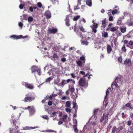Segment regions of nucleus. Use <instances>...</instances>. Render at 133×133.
<instances>
[{"label": "nucleus", "instance_id": "nucleus-63", "mask_svg": "<svg viewBox=\"0 0 133 133\" xmlns=\"http://www.w3.org/2000/svg\"><path fill=\"white\" fill-rule=\"evenodd\" d=\"M130 117L133 121V113H131V114H130Z\"/></svg>", "mask_w": 133, "mask_h": 133}, {"label": "nucleus", "instance_id": "nucleus-45", "mask_svg": "<svg viewBox=\"0 0 133 133\" xmlns=\"http://www.w3.org/2000/svg\"><path fill=\"white\" fill-rule=\"evenodd\" d=\"M65 21H69V16L67 15L66 16V18L65 19Z\"/></svg>", "mask_w": 133, "mask_h": 133}, {"label": "nucleus", "instance_id": "nucleus-56", "mask_svg": "<svg viewBox=\"0 0 133 133\" xmlns=\"http://www.w3.org/2000/svg\"><path fill=\"white\" fill-rule=\"evenodd\" d=\"M53 58H58V56H57V54L55 53L53 55Z\"/></svg>", "mask_w": 133, "mask_h": 133}, {"label": "nucleus", "instance_id": "nucleus-43", "mask_svg": "<svg viewBox=\"0 0 133 133\" xmlns=\"http://www.w3.org/2000/svg\"><path fill=\"white\" fill-rule=\"evenodd\" d=\"M132 121L131 120H130L128 121L127 125L129 126L131 125L132 124Z\"/></svg>", "mask_w": 133, "mask_h": 133}, {"label": "nucleus", "instance_id": "nucleus-15", "mask_svg": "<svg viewBox=\"0 0 133 133\" xmlns=\"http://www.w3.org/2000/svg\"><path fill=\"white\" fill-rule=\"evenodd\" d=\"M13 123L14 125L15 126V128L16 129H17L18 128V126L19 125V122L17 123V121L16 120H13Z\"/></svg>", "mask_w": 133, "mask_h": 133}, {"label": "nucleus", "instance_id": "nucleus-44", "mask_svg": "<svg viewBox=\"0 0 133 133\" xmlns=\"http://www.w3.org/2000/svg\"><path fill=\"white\" fill-rule=\"evenodd\" d=\"M82 43L83 44H85V45H87L88 44V42L87 41H83L82 42Z\"/></svg>", "mask_w": 133, "mask_h": 133}, {"label": "nucleus", "instance_id": "nucleus-37", "mask_svg": "<svg viewBox=\"0 0 133 133\" xmlns=\"http://www.w3.org/2000/svg\"><path fill=\"white\" fill-rule=\"evenodd\" d=\"M33 19L32 17H29L28 19V21L29 22H31L32 21H33Z\"/></svg>", "mask_w": 133, "mask_h": 133}, {"label": "nucleus", "instance_id": "nucleus-59", "mask_svg": "<svg viewBox=\"0 0 133 133\" xmlns=\"http://www.w3.org/2000/svg\"><path fill=\"white\" fill-rule=\"evenodd\" d=\"M75 90V89L74 88V87H72L70 89V91L72 93L74 92Z\"/></svg>", "mask_w": 133, "mask_h": 133}, {"label": "nucleus", "instance_id": "nucleus-26", "mask_svg": "<svg viewBox=\"0 0 133 133\" xmlns=\"http://www.w3.org/2000/svg\"><path fill=\"white\" fill-rule=\"evenodd\" d=\"M119 29L121 30V31L122 33H124L126 32V28H121L120 27Z\"/></svg>", "mask_w": 133, "mask_h": 133}, {"label": "nucleus", "instance_id": "nucleus-29", "mask_svg": "<svg viewBox=\"0 0 133 133\" xmlns=\"http://www.w3.org/2000/svg\"><path fill=\"white\" fill-rule=\"evenodd\" d=\"M102 36L104 38L108 37V33L105 32L103 33H102Z\"/></svg>", "mask_w": 133, "mask_h": 133}, {"label": "nucleus", "instance_id": "nucleus-18", "mask_svg": "<svg viewBox=\"0 0 133 133\" xmlns=\"http://www.w3.org/2000/svg\"><path fill=\"white\" fill-rule=\"evenodd\" d=\"M37 127H26L23 128V129L25 130H30L31 129H34L37 128Z\"/></svg>", "mask_w": 133, "mask_h": 133}, {"label": "nucleus", "instance_id": "nucleus-27", "mask_svg": "<svg viewBox=\"0 0 133 133\" xmlns=\"http://www.w3.org/2000/svg\"><path fill=\"white\" fill-rule=\"evenodd\" d=\"M98 111V109H95L94 110V115L95 117H97Z\"/></svg>", "mask_w": 133, "mask_h": 133}, {"label": "nucleus", "instance_id": "nucleus-42", "mask_svg": "<svg viewBox=\"0 0 133 133\" xmlns=\"http://www.w3.org/2000/svg\"><path fill=\"white\" fill-rule=\"evenodd\" d=\"M133 36L132 35H130L129 34L126 35L125 36V37H127L128 38H132Z\"/></svg>", "mask_w": 133, "mask_h": 133}, {"label": "nucleus", "instance_id": "nucleus-53", "mask_svg": "<svg viewBox=\"0 0 133 133\" xmlns=\"http://www.w3.org/2000/svg\"><path fill=\"white\" fill-rule=\"evenodd\" d=\"M80 30L83 32H85V30L83 26H81L79 28Z\"/></svg>", "mask_w": 133, "mask_h": 133}, {"label": "nucleus", "instance_id": "nucleus-58", "mask_svg": "<svg viewBox=\"0 0 133 133\" xmlns=\"http://www.w3.org/2000/svg\"><path fill=\"white\" fill-rule=\"evenodd\" d=\"M36 71H37L38 73V74L39 75H40L41 73V70L39 69H37L36 70Z\"/></svg>", "mask_w": 133, "mask_h": 133}, {"label": "nucleus", "instance_id": "nucleus-8", "mask_svg": "<svg viewBox=\"0 0 133 133\" xmlns=\"http://www.w3.org/2000/svg\"><path fill=\"white\" fill-rule=\"evenodd\" d=\"M124 64L126 66H130L132 64L131 59L127 58L124 61Z\"/></svg>", "mask_w": 133, "mask_h": 133}, {"label": "nucleus", "instance_id": "nucleus-51", "mask_svg": "<svg viewBox=\"0 0 133 133\" xmlns=\"http://www.w3.org/2000/svg\"><path fill=\"white\" fill-rule=\"evenodd\" d=\"M37 6L39 8H40L42 6V5L41 3L40 2H38L37 4Z\"/></svg>", "mask_w": 133, "mask_h": 133}, {"label": "nucleus", "instance_id": "nucleus-61", "mask_svg": "<svg viewBox=\"0 0 133 133\" xmlns=\"http://www.w3.org/2000/svg\"><path fill=\"white\" fill-rule=\"evenodd\" d=\"M69 22V21H65L66 25L68 26H69L70 25Z\"/></svg>", "mask_w": 133, "mask_h": 133}, {"label": "nucleus", "instance_id": "nucleus-50", "mask_svg": "<svg viewBox=\"0 0 133 133\" xmlns=\"http://www.w3.org/2000/svg\"><path fill=\"white\" fill-rule=\"evenodd\" d=\"M102 24H106V19L104 18L103 19L102 21Z\"/></svg>", "mask_w": 133, "mask_h": 133}, {"label": "nucleus", "instance_id": "nucleus-32", "mask_svg": "<svg viewBox=\"0 0 133 133\" xmlns=\"http://www.w3.org/2000/svg\"><path fill=\"white\" fill-rule=\"evenodd\" d=\"M122 51L126 52L127 51V49H126L125 45H123L122 48Z\"/></svg>", "mask_w": 133, "mask_h": 133}, {"label": "nucleus", "instance_id": "nucleus-30", "mask_svg": "<svg viewBox=\"0 0 133 133\" xmlns=\"http://www.w3.org/2000/svg\"><path fill=\"white\" fill-rule=\"evenodd\" d=\"M81 4V3H78L77 5L76 6H74V10H76L79 9L80 8L78 7L79 5H80Z\"/></svg>", "mask_w": 133, "mask_h": 133}, {"label": "nucleus", "instance_id": "nucleus-14", "mask_svg": "<svg viewBox=\"0 0 133 133\" xmlns=\"http://www.w3.org/2000/svg\"><path fill=\"white\" fill-rule=\"evenodd\" d=\"M48 31H49L50 33L55 34L57 32V29L56 28H54L53 29H51L50 28L48 29Z\"/></svg>", "mask_w": 133, "mask_h": 133}, {"label": "nucleus", "instance_id": "nucleus-25", "mask_svg": "<svg viewBox=\"0 0 133 133\" xmlns=\"http://www.w3.org/2000/svg\"><path fill=\"white\" fill-rule=\"evenodd\" d=\"M71 106V102L69 101H67L66 103L65 106L67 107H69Z\"/></svg>", "mask_w": 133, "mask_h": 133}, {"label": "nucleus", "instance_id": "nucleus-55", "mask_svg": "<svg viewBox=\"0 0 133 133\" xmlns=\"http://www.w3.org/2000/svg\"><path fill=\"white\" fill-rule=\"evenodd\" d=\"M85 5H82L81 6V11H82L83 12L84 11V7H85Z\"/></svg>", "mask_w": 133, "mask_h": 133}, {"label": "nucleus", "instance_id": "nucleus-40", "mask_svg": "<svg viewBox=\"0 0 133 133\" xmlns=\"http://www.w3.org/2000/svg\"><path fill=\"white\" fill-rule=\"evenodd\" d=\"M118 61L120 62L121 63L122 61V58L121 56L119 57L118 58Z\"/></svg>", "mask_w": 133, "mask_h": 133}, {"label": "nucleus", "instance_id": "nucleus-35", "mask_svg": "<svg viewBox=\"0 0 133 133\" xmlns=\"http://www.w3.org/2000/svg\"><path fill=\"white\" fill-rule=\"evenodd\" d=\"M77 63L78 65L79 66H81L82 65V62L80 60L78 61Z\"/></svg>", "mask_w": 133, "mask_h": 133}, {"label": "nucleus", "instance_id": "nucleus-34", "mask_svg": "<svg viewBox=\"0 0 133 133\" xmlns=\"http://www.w3.org/2000/svg\"><path fill=\"white\" fill-rule=\"evenodd\" d=\"M10 133H16V131L15 129L12 128L10 130Z\"/></svg>", "mask_w": 133, "mask_h": 133}, {"label": "nucleus", "instance_id": "nucleus-33", "mask_svg": "<svg viewBox=\"0 0 133 133\" xmlns=\"http://www.w3.org/2000/svg\"><path fill=\"white\" fill-rule=\"evenodd\" d=\"M80 16L78 15L75 17L73 18V20L74 21H76L80 17Z\"/></svg>", "mask_w": 133, "mask_h": 133}, {"label": "nucleus", "instance_id": "nucleus-48", "mask_svg": "<svg viewBox=\"0 0 133 133\" xmlns=\"http://www.w3.org/2000/svg\"><path fill=\"white\" fill-rule=\"evenodd\" d=\"M70 75L72 77L74 78H75L76 77L75 74L73 73H71Z\"/></svg>", "mask_w": 133, "mask_h": 133}, {"label": "nucleus", "instance_id": "nucleus-23", "mask_svg": "<svg viewBox=\"0 0 133 133\" xmlns=\"http://www.w3.org/2000/svg\"><path fill=\"white\" fill-rule=\"evenodd\" d=\"M125 105L126 107L129 108L131 110H132L133 109V107L131 106V103H128L126 104Z\"/></svg>", "mask_w": 133, "mask_h": 133}, {"label": "nucleus", "instance_id": "nucleus-57", "mask_svg": "<svg viewBox=\"0 0 133 133\" xmlns=\"http://www.w3.org/2000/svg\"><path fill=\"white\" fill-rule=\"evenodd\" d=\"M18 25L21 28H22L23 26V24L21 22H19L18 23Z\"/></svg>", "mask_w": 133, "mask_h": 133}, {"label": "nucleus", "instance_id": "nucleus-3", "mask_svg": "<svg viewBox=\"0 0 133 133\" xmlns=\"http://www.w3.org/2000/svg\"><path fill=\"white\" fill-rule=\"evenodd\" d=\"M123 42L125 44H127L126 46L130 48L131 49H133V41H130L128 42L127 40H125L123 41Z\"/></svg>", "mask_w": 133, "mask_h": 133}, {"label": "nucleus", "instance_id": "nucleus-54", "mask_svg": "<svg viewBox=\"0 0 133 133\" xmlns=\"http://www.w3.org/2000/svg\"><path fill=\"white\" fill-rule=\"evenodd\" d=\"M80 59L81 61H85V57L83 56L81 57L80 58Z\"/></svg>", "mask_w": 133, "mask_h": 133}, {"label": "nucleus", "instance_id": "nucleus-46", "mask_svg": "<svg viewBox=\"0 0 133 133\" xmlns=\"http://www.w3.org/2000/svg\"><path fill=\"white\" fill-rule=\"evenodd\" d=\"M117 12V9H115L112 11V14L114 15Z\"/></svg>", "mask_w": 133, "mask_h": 133}, {"label": "nucleus", "instance_id": "nucleus-6", "mask_svg": "<svg viewBox=\"0 0 133 133\" xmlns=\"http://www.w3.org/2000/svg\"><path fill=\"white\" fill-rule=\"evenodd\" d=\"M27 37V36H23L22 35H20L19 36H17L16 35H13L10 36V37L14 39H17L21 38H24Z\"/></svg>", "mask_w": 133, "mask_h": 133}, {"label": "nucleus", "instance_id": "nucleus-62", "mask_svg": "<svg viewBox=\"0 0 133 133\" xmlns=\"http://www.w3.org/2000/svg\"><path fill=\"white\" fill-rule=\"evenodd\" d=\"M48 105L49 106H51L52 104V102L51 101H49L48 103Z\"/></svg>", "mask_w": 133, "mask_h": 133}, {"label": "nucleus", "instance_id": "nucleus-60", "mask_svg": "<svg viewBox=\"0 0 133 133\" xmlns=\"http://www.w3.org/2000/svg\"><path fill=\"white\" fill-rule=\"evenodd\" d=\"M57 113L56 112H54L52 113L51 115V117H54L56 114Z\"/></svg>", "mask_w": 133, "mask_h": 133}, {"label": "nucleus", "instance_id": "nucleus-9", "mask_svg": "<svg viewBox=\"0 0 133 133\" xmlns=\"http://www.w3.org/2000/svg\"><path fill=\"white\" fill-rule=\"evenodd\" d=\"M98 24L97 23L95 24V23L94 24L92 25V27L91 26V27L92 29V32H94L95 34L97 32V28L98 27Z\"/></svg>", "mask_w": 133, "mask_h": 133}, {"label": "nucleus", "instance_id": "nucleus-31", "mask_svg": "<svg viewBox=\"0 0 133 133\" xmlns=\"http://www.w3.org/2000/svg\"><path fill=\"white\" fill-rule=\"evenodd\" d=\"M122 19L121 17L119 18L117 22V24L119 25H120L122 22Z\"/></svg>", "mask_w": 133, "mask_h": 133}, {"label": "nucleus", "instance_id": "nucleus-39", "mask_svg": "<svg viewBox=\"0 0 133 133\" xmlns=\"http://www.w3.org/2000/svg\"><path fill=\"white\" fill-rule=\"evenodd\" d=\"M42 117L45 119L46 120H48L49 119V117H48L46 115H43L42 116Z\"/></svg>", "mask_w": 133, "mask_h": 133}, {"label": "nucleus", "instance_id": "nucleus-21", "mask_svg": "<svg viewBox=\"0 0 133 133\" xmlns=\"http://www.w3.org/2000/svg\"><path fill=\"white\" fill-rule=\"evenodd\" d=\"M36 66H32L31 68V70L32 71V73H33L34 72L36 71Z\"/></svg>", "mask_w": 133, "mask_h": 133}, {"label": "nucleus", "instance_id": "nucleus-17", "mask_svg": "<svg viewBox=\"0 0 133 133\" xmlns=\"http://www.w3.org/2000/svg\"><path fill=\"white\" fill-rule=\"evenodd\" d=\"M45 15L46 16L47 18H50L51 17V14L49 11H46L45 13Z\"/></svg>", "mask_w": 133, "mask_h": 133}, {"label": "nucleus", "instance_id": "nucleus-12", "mask_svg": "<svg viewBox=\"0 0 133 133\" xmlns=\"http://www.w3.org/2000/svg\"><path fill=\"white\" fill-rule=\"evenodd\" d=\"M74 31L76 32V34L80 36L81 37L82 35V33L79 31V29L76 27H74Z\"/></svg>", "mask_w": 133, "mask_h": 133}, {"label": "nucleus", "instance_id": "nucleus-24", "mask_svg": "<svg viewBox=\"0 0 133 133\" xmlns=\"http://www.w3.org/2000/svg\"><path fill=\"white\" fill-rule=\"evenodd\" d=\"M123 129V127L121 126L117 128L116 132H118L121 131Z\"/></svg>", "mask_w": 133, "mask_h": 133}, {"label": "nucleus", "instance_id": "nucleus-10", "mask_svg": "<svg viewBox=\"0 0 133 133\" xmlns=\"http://www.w3.org/2000/svg\"><path fill=\"white\" fill-rule=\"evenodd\" d=\"M74 121V125L73 127L74 128V131L76 133H77L78 129L77 128V120L75 119Z\"/></svg>", "mask_w": 133, "mask_h": 133}, {"label": "nucleus", "instance_id": "nucleus-28", "mask_svg": "<svg viewBox=\"0 0 133 133\" xmlns=\"http://www.w3.org/2000/svg\"><path fill=\"white\" fill-rule=\"evenodd\" d=\"M117 128L115 126H114L112 129V132L113 133H115V132H116Z\"/></svg>", "mask_w": 133, "mask_h": 133}, {"label": "nucleus", "instance_id": "nucleus-36", "mask_svg": "<svg viewBox=\"0 0 133 133\" xmlns=\"http://www.w3.org/2000/svg\"><path fill=\"white\" fill-rule=\"evenodd\" d=\"M112 24V23L109 24L108 26V27L106 29V30L108 31L111 28V26Z\"/></svg>", "mask_w": 133, "mask_h": 133}, {"label": "nucleus", "instance_id": "nucleus-1", "mask_svg": "<svg viewBox=\"0 0 133 133\" xmlns=\"http://www.w3.org/2000/svg\"><path fill=\"white\" fill-rule=\"evenodd\" d=\"M26 97H25L24 99V101L25 102H31L32 101L34 100L35 99L34 97H31L30 94L29 93H28L25 95Z\"/></svg>", "mask_w": 133, "mask_h": 133}, {"label": "nucleus", "instance_id": "nucleus-2", "mask_svg": "<svg viewBox=\"0 0 133 133\" xmlns=\"http://www.w3.org/2000/svg\"><path fill=\"white\" fill-rule=\"evenodd\" d=\"M109 115V113L106 114L105 115L104 114H103V117L101 118L100 120V122H102L104 120V124H105L108 122V116Z\"/></svg>", "mask_w": 133, "mask_h": 133}, {"label": "nucleus", "instance_id": "nucleus-11", "mask_svg": "<svg viewBox=\"0 0 133 133\" xmlns=\"http://www.w3.org/2000/svg\"><path fill=\"white\" fill-rule=\"evenodd\" d=\"M58 70L57 68H52L50 70V71L52 72L53 75H56V74H58Z\"/></svg>", "mask_w": 133, "mask_h": 133}, {"label": "nucleus", "instance_id": "nucleus-49", "mask_svg": "<svg viewBox=\"0 0 133 133\" xmlns=\"http://www.w3.org/2000/svg\"><path fill=\"white\" fill-rule=\"evenodd\" d=\"M65 110L67 112H71V110L69 108H66L65 109Z\"/></svg>", "mask_w": 133, "mask_h": 133}, {"label": "nucleus", "instance_id": "nucleus-16", "mask_svg": "<svg viewBox=\"0 0 133 133\" xmlns=\"http://www.w3.org/2000/svg\"><path fill=\"white\" fill-rule=\"evenodd\" d=\"M107 53L110 54L112 50V49L111 45H108L107 47Z\"/></svg>", "mask_w": 133, "mask_h": 133}, {"label": "nucleus", "instance_id": "nucleus-64", "mask_svg": "<svg viewBox=\"0 0 133 133\" xmlns=\"http://www.w3.org/2000/svg\"><path fill=\"white\" fill-rule=\"evenodd\" d=\"M16 133H25V132H23L22 131H20V130H18L16 131Z\"/></svg>", "mask_w": 133, "mask_h": 133}, {"label": "nucleus", "instance_id": "nucleus-4", "mask_svg": "<svg viewBox=\"0 0 133 133\" xmlns=\"http://www.w3.org/2000/svg\"><path fill=\"white\" fill-rule=\"evenodd\" d=\"M79 85L83 87L86 85L87 86L88 85L86 84L87 83L86 80L83 78H81L79 81Z\"/></svg>", "mask_w": 133, "mask_h": 133}, {"label": "nucleus", "instance_id": "nucleus-52", "mask_svg": "<svg viewBox=\"0 0 133 133\" xmlns=\"http://www.w3.org/2000/svg\"><path fill=\"white\" fill-rule=\"evenodd\" d=\"M114 19L112 16H110L109 18V21H113Z\"/></svg>", "mask_w": 133, "mask_h": 133}, {"label": "nucleus", "instance_id": "nucleus-7", "mask_svg": "<svg viewBox=\"0 0 133 133\" xmlns=\"http://www.w3.org/2000/svg\"><path fill=\"white\" fill-rule=\"evenodd\" d=\"M28 109H29L30 115L32 116L35 114V111L33 106H29L28 107Z\"/></svg>", "mask_w": 133, "mask_h": 133}, {"label": "nucleus", "instance_id": "nucleus-38", "mask_svg": "<svg viewBox=\"0 0 133 133\" xmlns=\"http://www.w3.org/2000/svg\"><path fill=\"white\" fill-rule=\"evenodd\" d=\"M52 79V77H50L48 78H47L46 80V82H50L51 80Z\"/></svg>", "mask_w": 133, "mask_h": 133}, {"label": "nucleus", "instance_id": "nucleus-5", "mask_svg": "<svg viewBox=\"0 0 133 133\" xmlns=\"http://www.w3.org/2000/svg\"><path fill=\"white\" fill-rule=\"evenodd\" d=\"M22 85L24 86L26 88L29 89H33L34 88V87L32 84H29L25 82H22Z\"/></svg>", "mask_w": 133, "mask_h": 133}, {"label": "nucleus", "instance_id": "nucleus-13", "mask_svg": "<svg viewBox=\"0 0 133 133\" xmlns=\"http://www.w3.org/2000/svg\"><path fill=\"white\" fill-rule=\"evenodd\" d=\"M72 80V79H68L67 80H63L62 81L61 84L63 86L65 84L69 83L70 81H71Z\"/></svg>", "mask_w": 133, "mask_h": 133}, {"label": "nucleus", "instance_id": "nucleus-47", "mask_svg": "<svg viewBox=\"0 0 133 133\" xmlns=\"http://www.w3.org/2000/svg\"><path fill=\"white\" fill-rule=\"evenodd\" d=\"M110 89L111 88H109L107 90V91L106 92V95L105 96V98L107 97L108 95L109 94V91L108 90V89Z\"/></svg>", "mask_w": 133, "mask_h": 133}, {"label": "nucleus", "instance_id": "nucleus-22", "mask_svg": "<svg viewBox=\"0 0 133 133\" xmlns=\"http://www.w3.org/2000/svg\"><path fill=\"white\" fill-rule=\"evenodd\" d=\"M21 19L22 20H26L27 19V17L26 15V14H23L22 16H21Z\"/></svg>", "mask_w": 133, "mask_h": 133}, {"label": "nucleus", "instance_id": "nucleus-19", "mask_svg": "<svg viewBox=\"0 0 133 133\" xmlns=\"http://www.w3.org/2000/svg\"><path fill=\"white\" fill-rule=\"evenodd\" d=\"M87 5L89 6H91L92 5V3L91 0H87L86 1Z\"/></svg>", "mask_w": 133, "mask_h": 133}, {"label": "nucleus", "instance_id": "nucleus-20", "mask_svg": "<svg viewBox=\"0 0 133 133\" xmlns=\"http://www.w3.org/2000/svg\"><path fill=\"white\" fill-rule=\"evenodd\" d=\"M118 27L117 26L111 28L110 29L111 31L115 32L118 29Z\"/></svg>", "mask_w": 133, "mask_h": 133}, {"label": "nucleus", "instance_id": "nucleus-41", "mask_svg": "<svg viewBox=\"0 0 133 133\" xmlns=\"http://www.w3.org/2000/svg\"><path fill=\"white\" fill-rule=\"evenodd\" d=\"M122 117L123 119H124L126 118V115L123 112L122 113Z\"/></svg>", "mask_w": 133, "mask_h": 133}]
</instances>
